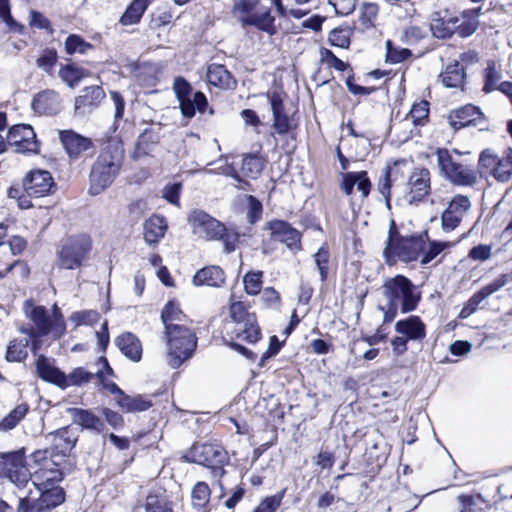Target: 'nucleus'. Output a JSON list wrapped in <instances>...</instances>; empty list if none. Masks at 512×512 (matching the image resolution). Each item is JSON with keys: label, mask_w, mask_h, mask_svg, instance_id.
I'll use <instances>...</instances> for the list:
<instances>
[{"label": "nucleus", "mask_w": 512, "mask_h": 512, "mask_svg": "<svg viewBox=\"0 0 512 512\" xmlns=\"http://www.w3.org/2000/svg\"><path fill=\"white\" fill-rule=\"evenodd\" d=\"M436 156L440 174L453 185L473 186L477 183V172L471 166L454 161L448 149H437Z\"/></svg>", "instance_id": "obj_7"}, {"label": "nucleus", "mask_w": 512, "mask_h": 512, "mask_svg": "<svg viewBox=\"0 0 512 512\" xmlns=\"http://www.w3.org/2000/svg\"><path fill=\"white\" fill-rule=\"evenodd\" d=\"M395 331L409 340H422L426 336V327L419 316H409L395 324Z\"/></svg>", "instance_id": "obj_26"}, {"label": "nucleus", "mask_w": 512, "mask_h": 512, "mask_svg": "<svg viewBox=\"0 0 512 512\" xmlns=\"http://www.w3.org/2000/svg\"><path fill=\"white\" fill-rule=\"evenodd\" d=\"M382 294L387 301L386 306H379L384 324L391 323L399 309L403 314L416 310L421 300L416 286L404 275L388 278L382 286Z\"/></svg>", "instance_id": "obj_1"}, {"label": "nucleus", "mask_w": 512, "mask_h": 512, "mask_svg": "<svg viewBox=\"0 0 512 512\" xmlns=\"http://www.w3.org/2000/svg\"><path fill=\"white\" fill-rule=\"evenodd\" d=\"M499 158L491 149L483 150L478 160V172L481 175H492Z\"/></svg>", "instance_id": "obj_47"}, {"label": "nucleus", "mask_w": 512, "mask_h": 512, "mask_svg": "<svg viewBox=\"0 0 512 512\" xmlns=\"http://www.w3.org/2000/svg\"><path fill=\"white\" fill-rule=\"evenodd\" d=\"M321 61L327 63L329 67H333L338 71H345L348 68V64L339 59L331 50L327 48H321L320 50Z\"/></svg>", "instance_id": "obj_63"}, {"label": "nucleus", "mask_w": 512, "mask_h": 512, "mask_svg": "<svg viewBox=\"0 0 512 512\" xmlns=\"http://www.w3.org/2000/svg\"><path fill=\"white\" fill-rule=\"evenodd\" d=\"M115 345L121 353L133 362H139L142 358V344L131 332H125L115 339Z\"/></svg>", "instance_id": "obj_28"}, {"label": "nucleus", "mask_w": 512, "mask_h": 512, "mask_svg": "<svg viewBox=\"0 0 512 512\" xmlns=\"http://www.w3.org/2000/svg\"><path fill=\"white\" fill-rule=\"evenodd\" d=\"M193 233L200 238L216 240L224 231V225L203 210L194 209L188 216Z\"/></svg>", "instance_id": "obj_14"}, {"label": "nucleus", "mask_w": 512, "mask_h": 512, "mask_svg": "<svg viewBox=\"0 0 512 512\" xmlns=\"http://www.w3.org/2000/svg\"><path fill=\"white\" fill-rule=\"evenodd\" d=\"M265 167L264 159L256 153H249L244 155L242 159L241 171L242 173L253 180L259 178Z\"/></svg>", "instance_id": "obj_39"}, {"label": "nucleus", "mask_w": 512, "mask_h": 512, "mask_svg": "<svg viewBox=\"0 0 512 512\" xmlns=\"http://www.w3.org/2000/svg\"><path fill=\"white\" fill-rule=\"evenodd\" d=\"M17 512H50V510L38 500L31 501L28 496H25L19 499Z\"/></svg>", "instance_id": "obj_64"}, {"label": "nucleus", "mask_w": 512, "mask_h": 512, "mask_svg": "<svg viewBox=\"0 0 512 512\" xmlns=\"http://www.w3.org/2000/svg\"><path fill=\"white\" fill-rule=\"evenodd\" d=\"M173 90L183 117L191 119L196 112L203 114L207 110L209 104L206 95L201 91L192 93V86L184 77L174 79Z\"/></svg>", "instance_id": "obj_9"}, {"label": "nucleus", "mask_w": 512, "mask_h": 512, "mask_svg": "<svg viewBox=\"0 0 512 512\" xmlns=\"http://www.w3.org/2000/svg\"><path fill=\"white\" fill-rule=\"evenodd\" d=\"M246 200L248 203L247 221L250 224H255L262 217L263 205H262L261 201L253 195H247Z\"/></svg>", "instance_id": "obj_57"}, {"label": "nucleus", "mask_w": 512, "mask_h": 512, "mask_svg": "<svg viewBox=\"0 0 512 512\" xmlns=\"http://www.w3.org/2000/svg\"><path fill=\"white\" fill-rule=\"evenodd\" d=\"M100 319V314L96 310H83L73 312L69 320L74 323L75 327L81 325H89L92 326L96 324Z\"/></svg>", "instance_id": "obj_50"}, {"label": "nucleus", "mask_w": 512, "mask_h": 512, "mask_svg": "<svg viewBox=\"0 0 512 512\" xmlns=\"http://www.w3.org/2000/svg\"><path fill=\"white\" fill-rule=\"evenodd\" d=\"M440 77L445 87L462 88L466 78V72L464 66L460 62L454 61L446 66Z\"/></svg>", "instance_id": "obj_34"}, {"label": "nucleus", "mask_w": 512, "mask_h": 512, "mask_svg": "<svg viewBox=\"0 0 512 512\" xmlns=\"http://www.w3.org/2000/svg\"><path fill=\"white\" fill-rule=\"evenodd\" d=\"M59 139L66 153L70 158L77 159L81 154L90 150L93 146L92 141L75 132L74 130L59 131Z\"/></svg>", "instance_id": "obj_20"}, {"label": "nucleus", "mask_w": 512, "mask_h": 512, "mask_svg": "<svg viewBox=\"0 0 512 512\" xmlns=\"http://www.w3.org/2000/svg\"><path fill=\"white\" fill-rule=\"evenodd\" d=\"M185 462L196 463L211 469L213 477L221 479L226 471L224 466L229 463L227 451L217 443H196L182 457Z\"/></svg>", "instance_id": "obj_5"}, {"label": "nucleus", "mask_w": 512, "mask_h": 512, "mask_svg": "<svg viewBox=\"0 0 512 512\" xmlns=\"http://www.w3.org/2000/svg\"><path fill=\"white\" fill-rule=\"evenodd\" d=\"M96 365L99 367L96 371L99 383L104 389L116 396V402L124 412H142L152 406L150 399L142 395L129 396L115 382L108 380V377L114 376V371L105 356L99 357Z\"/></svg>", "instance_id": "obj_3"}, {"label": "nucleus", "mask_w": 512, "mask_h": 512, "mask_svg": "<svg viewBox=\"0 0 512 512\" xmlns=\"http://www.w3.org/2000/svg\"><path fill=\"white\" fill-rule=\"evenodd\" d=\"M185 317L184 313L179 307V304L175 301H169L163 307L161 311V321L164 325L165 331L169 330V327H181L180 324Z\"/></svg>", "instance_id": "obj_37"}, {"label": "nucleus", "mask_w": 512, "mask_h": 512, "mask_svg": "<svg viewBox=\"0 0 512 512\" xmlns=\"http://www.w3.org/2000/svg\"><path fill=\"white\" fill-rule=\"evenodd\" d=\"M36 373L45 382L52 383L61 389L66 388V374L59 368L50 364L49 359L39 355L35 361Z\"/></svg>", "instance_id": "obj_24"}, {"label": "nucleus", "mask_w": 512, "mask_h": 512, "mask_svg": "<svg viewBox=\"0 0 512 512\" xmlns=\"http://www.w3.org/2000/svg\"><path fill=\"white\" fill-rule=\"evenodd\" d=\"M94 377L97 378L96 372L92 373L83 367H77L71 373L66 375V388L69 386H81L85 383H89Z\"/></svg>", "instance_id": "obj_48"}, {"label": "nucleus", "mask_w": 512, "mask_h": 512, "mask_svg": "<svg viewBox=\"0 0 512 512\" xmlns=\"http://www.w3.org/2000/svg\"><path fill=\"white\" fill-rule=\"evenodd\" d=\"M210 488L205 482H197L191 493L192 504L198 510L206 507L210 499Z\"/></svg>", "instance_id": "obj_46"}, {"label": "nucleus", "mask_w": 512, "mask_h": 512, "mask_svg": "<svg viewBox=\"0 0 512 512\" xmlns=\"http://www.w3.org/2000/svg\"><path fill=\"white\" fill-rule=\"evenodd\" d=\"M68 412L72 416L73 422L84 429L93 430L97 433H102L105 429V423L91 410L69 408Z\"/></svg>", "instance_id": "obj_27"}, {"label": "nucleus", "mask_w": 512, "mask_h": 512, "mask_svg": "<svg viewBox=\"0 0 512 512\" xmlns=\"http://www.w3.org/2000/svg\"><path fill=\"white\" fill-rule=\"evenodd\" d=\"M59 457L58 454H51V459L31 475L34 486L37 488L57 486L56 483L61 482L64 475L70 472L71 464Z\"/></svg>", "instance_id": "obj_11"}, {"label": "nucleus", "mask_w": 512, "mask_h": 512, "mask_svg": "<svg viewBox=\"0 0 512 512\" xmlns=\"http://www.w3.org/2000/svg\"><path fill=\"white\" fill-rule=\"evenodd\" d=\"M24 312L33 322L40 335L47 336L50 333L54 335V326L45 306H36L31 300H26L24 302Z\"/></svg>", "instance_id": "obj_22"}, {"label": "nucleus", "mask_w": 512, "mask_h": 512, "mask_svg": "<svg viewBox=\"0 0 512 512\" xmlns=\"http://www.w3.org/2000/svg\"><path fill=\"white\" fill-rule=\"evenodd\" d=\"M146 0H133L120 18L122 25H133L140 21L147 9Z\"/></svg>", "instance_id": "obj_43"}, {"label": "nucleus", "mask_w": 512, "mask_h": 512, "mask_svg": "<svg viewBox=\"0 0 512 512\" xmlns=\"http://www.w3.org/2000/svg\"><path fill=\"white\" fill-rule=\"evenodd\" d=\"M315 264L320 274V280L325 282L329 274L330 253L326 245H322L313 255Z\"/></svg>", "instance_id": "obj_49"}, {"label": "nucleus", "mask_w": 512, "mask_h": 512, "mask_svg": "<svg viewBox=\"0 0 512 512\" xmlns=\"http://www.w3.org/2000/svg\"><path fill=\"white\" fill-rule=\"evenodd\" d=\"M105 97L101 86L93 85L81 90L80 95L75 99V114L84 116L96 109Z\"/></svg>", "instance_id": "obj_19"}, {"label": "nucleus", "mask_w": 512, "mask_h": 512, "mask_svg": "<svg viewBox=\"0 0 512 512\" xmlns=\"http://www.w3.org/2000/svg\"><path fill=\"white\" fill-rule=\"evenodd\" d=\"M386 50V61L392 64L401 63L412 55L411 50L395 47L391 40L386 41Z\"/></svg>", "instance_id": "obj_53"}, {"label": "nucleus", "mask_w": 512, "mask_h": 512, "mask_svg": "<svg viewBox=\"0 0 512 512\" xmlns=\"http://www.w3.org/2000/svg\"><path fill=\"white\" fill-rule=\"evenodd\" d=\"M195 286L221 287L225 283V273L215 265L198 270L192 280Z\"/></svg>", "instance_id": "obj_31"}, {"label": "nucleus", "mask_w": 512, "mask_h": 512, "mask_svg": "<svg viewBox=\"0 0 512 512\" xmlns=\"http://www.w3.org/2000/svg\"><path fill=\"white\" fill-rule=\"evenodd\" d=\"M165 337L168 347L167 363L172 369L179 368L192 358L198 338L190 327H169V330L165 331Z\"/></svg>", "instance_id": "obj_4"}, {"label": "nucleus", "mask_w": 512, "mask_h": 512, "mask_svg": "<svg viewBox=\"0 0 512 512\" xmlns=\"http://www.w3.org/2000/svg\"><path fill=\"white\" fill-rule=\"evenodd\" d=\"M270 107L273 114V128L280 135H285L290 130V120L285 112L283 99L280 94L274 92L268 94Z\"/></svg>", "instance_id": "obj_25"}, {"label": "nucleus", "mask_w": 512, "mask_h": 512, "mask_svg": "<svg viewBox=\"0 0 512 512\" xmlns=\"http://www.w3.org/2000/svg\"><path fill=\"white\" fill-rule=\"evenodd\" d=\"M162 138L161 124H152L145 128L137 139V149L147 154Z\"/></svg>", "instance_id": "obj_35"}, {"label": "nucleus", "mask_w": 512, "mask_h": 512, "mask_svg": "<svg viewBox=\"0 0 512 512\" xmlns=\"http://www.w3.org/2000/svg\"><path fill=\"white\" fill-rule=\"evenodd\" d=\"M265 229L270 231L274 241L285 244L289 250L294 252L301 250L302 234L287 221L278 219L269 221Z\"/></svg>", "instance_id": "obj_15"}, {"label": "nucleus", "mask_w": 512, "mask_h": 512, "mask_svg": "<svg viewBox=\"0 0 512 512\" xmlns=\"http://www.w3.org/2000/svg\"><path fill=\"white\" fill-rule=\"evenodd\" d=\"M262 276H263L262 271L248 272L244 276L243 283H244V288H245V291L247 294L257 295L260 293L261 286H262Z\"/></svg>", "instance_id": "obj_56"}, {"label": "nucleus", "mask_w": 512, "mask_h": 512, "mask_svg": "<svg viewBox=\"0 0 512 512\" xmlns=\"http://www.w3.org/2000/svg\"><path fill=\"white\" fill-rule=\"evenodd\" d=\"M507 283L508 275L502 274L491 283L482 287L479 291L474 293L466 303H464L462 309L459 312L458 317L460 319H467L468 317H470L473 313H475L478 310L479 305L485 299H487L493 293L499 291Z\"/></svg>", "instance_id": "obj_18"}, {"label": "nucleus", "mask_w": 512, "mask_h": 512, "mask_svg": "<svg viewBox=\"0 0 512 512\" xmlns=\"http://www.w3.org/2000/svg\"><path fill=\"white\" fill-rule=\"evenodd\" d=\"M450 246L449 242L430 241L427 251H423L421 265L425 266Z\"/></svg>", "instance_id": "obj_59"}, {"label": "nucleus", "mask_w": 512, "mask_h": 512, "mask_svg": "<svg viewBox=\"0 0 512 512\" xmlns=\"http://www.w3.org/2000/svg\"><path fill=\"white\" fill-rule=\"evenodd\" d=\"M240 22L243 26H254L258 30L269 35H275L277 32L275 18L271 15V9L266 8L262 12L241 16Z\"/></svg>", "instance_id": "obj_29"}, {"label": "nucleus", "mask_w": 512, "mask_h": 512, "mask_svg": "<svg viewBox=\"0 0 512 512\" xmlns=\"http://www.w3.org/2000/svg\"><path fill=\"white\" fill-rule=\"evenodd\" d=\"M230 317L235 322L236 338L243 339L250 344L259 340L261 332L256 315L248 312L242 302H234L230 305Z\"/></svg>", "instance_id": "obj_10"}, {"label": "nucleus", "mask_w": 512, "mask_h": 512, "mask_svg": "<svg viewBox=\"0 0 512 512\" xmlns=\"http://www.w3.org/2000/svg\"><path fill=\"white\" fill-rule=\"evenodd\" d=\"M29 339H14L10 341L5 358L8 362H21L28 356L27 348L29 346Z\"/></svg>", "instance_id": "obj_44"}, {"label": "nucleus", "mask_w": 512, "mask_h": 512, "mask_svg": "<svg viewBox=\"0 0 512 512\" xmlns=\"http://www.w3.org/2000/svg\"><path fill=\"white\" fill-rule=\"evenodd\" d=\"M146 512H174V504L166 491L150 492L145 501Z\"/></svg>", "instance_id": "obj_33"}, {"label": "nucleus", "mask_w": 512, "mask_h": 512, "mask_svg": "<svg viewBox=\"0 0 512 512\" xmlns=\"http://www.w3.org/2000/svg\"><path fill=\"white\" fill-rule=\"evenodd\" d=\"M23 189L27 197L40 198L48 196L56 191V183L47 170L34 169L23 178Z\"/></svg>", "instance_id": "obj_12"}, {"label": "nucleus", "mask_w": 512, "mask_h": 512, "mask_svg": "<svg viewBox=\"0 0 512 512\" xmlns=\"http://www.w3.org/2000/svg\"><path fill=\"white\" fill-rule=\"evenodd\" d=\"M391 187H392L391 168L389 166H387V167H385L384 174L379 181L378 190L381 193V195L385 198L386 206L388 209L391 208V203H390Z\"/></svg>", "instance_id": "obj_60"}, {"label": "nucleus", "mask_w": 512, "mask_h": 512, "mask_svg": "<svg viewBox=\"0 0 512 512\" xmlns=\"http://www.w3.org/2000/svg\"><path fill=\"white\" fill-rule=\"evenodd\" d=\"M120 167V157L107 151L102 152L90 172V194L99 195L109 187L118 175Z\"/></svg>", "instance_id": "obj_6"}, {"label": "nucleus", "mask_w": 512, "mask_h": 512, "mask_svg": "<svg viewBox=\"0 0 512 512\" xmlns=\"http://www.w3.org/2000/svg\"><path fill=\"white\" fill-rule=\"evenodd\" d=\"M92 247V240L87 234L68 237L57 251V265L62 269L79 268Z\"/></svg>", "instance_id": "obj_8"}, {"label": "nucleus", "mask_w": 512, "mask_h": 512, "mask_svg": "<svg viewBox=\"0 0 512 512\" xmlns=\"http://www.w3.org/2000/svg\"><path fill=\"white\" fill-rule=\"evenodd\" d=\"M37 489L41 493L37 500L49 510L61 505L65 501V491L60 486Z\"/></svg>", "instance_id": "obj_38"}, {"label": "nucleus", "mask_w": 512, "mask_h": 512, "mask_svg": "<svg viewBox=\"0 0 512 512\" xmlns=\"http://www.w3.org/2000/svg\"><path fill=\"white\" fill-rule=\"evenodd\" d=\"M460 512H483L485 500L480 494L458 496Z\"/></svg>", "instance_id": "obj_45"}, {"label": "nucleus", "mask_w": 512, "mask_h": 512, "mask_svg": "<svg viewBox=\"0 0 512 512\" xmlns=\"http://www.w3.org/2000/svg\"><path fill=\"white\" fill-rule=\"evenodd\" d=\"M449 123L454 130L467 126H477L483 120L481 110L472 104L464 105L449 114Z\"/></svg>", "instance_id": "obj_21"}, {"label": "nucleus", "mask_w": 512, "mask_h": 512, "mask_svg": "<svg viewBox=\"0 0 512 512\" xmlns=\"http://www.w3.org/2000/svg\"><path fill=\"white\" fill-rule=\"evenodd\" d=\"M430 29L433 36L438 39H447L454 34L453 27L447 25L445 17L433 18L430 24Z\"/></svg>", "instance_id": "obj_58"}, {"label": "nucleus", "mask_w": 512, "mask_h": 512, "mask_svg": "<svg viewBox=\"0 0 512 512\" xmlns=\"http://www.w3.org/2000/svg\"><path fill=\"white\" fill-rule=\"evenodd\" d=\"M494 179L498 182H508L512 176V149L505 151V155L500 157L492 173Z\"/></svg>", "instance_id": "obj_41"}, {"label": "nucleus", "mask_w": 512, "mask_h": 512, "mask_svg": "<svg viewBox=\"0 0 512 512\" xmlns=\"http://www.w3.org/2000/svg\"><path fill=\"white\" fill-rule=\"evenodd\" d=\"M429 115V103L425 100L415 103L406 119L411 120L414 125H423Z\"/></svg>", "instance_id": "obj_52"}, {"label": "nucleus", "mask_w": 512, "mask_h": 512, "mask_svg": "<svg viewBox=\"0 0 512 512\" xmlns=\"http://www.w3.org/2000/svg\"><path fill=\"white\" fill-rule=\"evenodd\" d=\"M480 14L481 7L462 11L461 17L463 21L456 27L455 33H457L461 38L471 36L479 26L478 17Z\"/></svg>", "instance_id": "obj_36"}, {"label": "nucleus", "mask_w": 512, "mask_h": 512, "mask_svg": "<svg viewBox=\"0 0 512 512\" xmlns=\"http://www.w3.org/2000/svg\"><path fill=\"white\" fill-rule=\"evenodd\" d=\"M50 318L54 326V338H61L66 332V324L61 309L57 304L53 305L52 317Z\"/></svg>", "instance_id": "obj_62"}, {"label": "nucleus", "mask_w": 512, "mask_h": 512, "mask_svg": "<svg viewBox=\"0 0 512 512\" xmlns=\"http://www.w3.org/2000/svg\"><path fill=\"white\" fill-rule=\"evenodd\" d=\"M89 49H92V45L85 42L79 35L71 34L65 40V51L67 54L72 55L76 52L85 54Z\"/></svg>", "instance_id": "obj_55"}, {"label": "nucleus", "mask_w": 512, "mask_h": 512, "mask_svg": "<svg viewBox=\"0 0 512 512\" xmlns=\"http://www.w3.org/2000/svg\"><path fill=\"white\" fill-rule=\"evenodd\" d=\"M57 60V51L53 48H46L37 58L36 65L46 73L51 74L55 64L57 63Z\"/></svg>", "instance_id": "obj_54"}, {"label": "nucleus", "mask_w": 512, "mask_h": 512, "mask_svg": "<svg viewBox=\"0 0 512 512\" xmlns=\"http://www.w3.org/2000/svg\"><path fill=\"white\" fill-rule=\"evenodd\" d=\"M7 145L15 148V152L22 154H37L39 142L32 126L17 124L12 126L7 134Z\"/></svg>", "instance_id": "obj_13"}, {"label": "nucleus", "mask_w": 512, "mask_h": 512, "mask_svg": "<svg viewBox=\"0 0 512 512\" xmlns=\"http://www.w3.org/2000/svg\"><path fill=\"white\" fill-rule=\"evenodd\" d=\"M430 172L426 168H416L408 179L409 192L406 201L409 205L417 206L423 202L431 192Z\"/></svg>", "instance_id": "obj_16"}, {"label": "nucleus", "mask_w": 512, "mask_h": 512, "mask_svg": "<svg viewBox=\"0 0 512 512\" xmlns=\"http://www.w3.org/2000/svg\"><path fill=\"white\" fill-rule=\"evenodd\" d=\"M208 82L221 89H235L237 81L222 64L212 63L207 68Z\"/></svg>", "instance_id": "obj_30"}, {"label": "nucleus", "mask_w": 512, "mask_h": 512, "mask_svg": "<svg viewBox=\"0 0 512 512\" xmlns=\"http://www.w3.org/2000/svg\"><path fill=\"white\" fill-rule=\"evenodd\" d=\"M471 202L467 196L456 195L449 202L448 207L441 215V227L445 232H451L456 229L464 214L470 210Z\"/></svg>", "instance_id": "obj_17"}, {"label": "nucleus", "mask_w": 512, "mask_h": 512, "mask_svg": "<svg viewBox=\"0 0 512 512\" xmlns=\"http://www.w3.org/2000/svg\"><path fill=\"white\" fill-rule=\"evenodd\" d=\"M83 76V70L75 67L73 64H67L60 68L59 77L69 87H75Z\"/></svg>", "instance_id": "obj_51"}, {"label": "nucleus", "mask_w": 512, "mask_h": 512, "mask_svg": "<svg viewBox=\"0 0 512 512\" xmlns=\"http://www.w3.org/2000/svg\"><path fill=\"white\" fill-rule=\"evenodd\" d=\"M76 439L71 437L67 428L57 430L54 433V450L51 454H58L64 459L75 446Z\"/></svg>", "instance_id": "obj_40"}, {"label": "nucleus", "mask_w": 512, "mask_h": 512, "mask_svg": "<svg viewBox=\"0 0 512 512\" xmlns=\"http://www.w3.org/2000/svg\"><path fill=\"white\" fill-rule=\"evenodd\" d=\"M31 107L40 115H56L62 108L60 95L54 90L41 91L34 96Z\"/></svg>", "instance_id": "obj_23"}, {"label": "nucleus", "mask_w": 512, "mask_h": 512, "mask_svg": "<svg viewBox=\"0 0 512 512\" xmlns=\"http://www.w3.org/2000/svg\"><path fill=\"white\" fill-rule=\"evenodd\" d=\"M29 406L26 403L17 405L8 415L0 421V431L7 432L14 429L27 415Z\"/></svg>", "instance_id": "obj_42"}, {"label": "nucleus", "mask_w": 512, "mask_h": 512, "mask_svg": "<svg viewBox=\"0 0 512 512\" xmlns=\"http://www.w3.org/2000/svg\"><path fill=\"white\" fill-rule=\"evenodd\" d=\"M143 230L147 244H158L167 231L166 219L163 216L153 215L144 222Z\"/></svg>", "instance_id": "obj_32"}, {"label": "nucleus", "mask_w": 512, "mask_h": 512, "mask_svg": "<svg viewBox=\"0 0 512 512\" xmlns=\"http://www.w3.org/2000/svg\"><path fill=\"white\" fill-rule=\"evenodd\" d=\"M425 246L426 242L422 234L402 236L392 219L389 224L383 256L388 265H394L397 259L408 263L417 260Z\"/></svg>", "instance_id": "obj_2"}, {"label": "nucleus", "mask_w": 512, "mask_h": 512, "mask_svg": "<svg viewBox=\"0 0 512 512\" xmlns=\"http://www.w3.org/2000/svg\"><path fill=\"white\" fill-rule=\"evenodd\" d=\"M284 491L279 494L268 496L254 509L253 512H275L281 505Z\"/></svg>", "instance_id": "obj_61"}]
</instances>
